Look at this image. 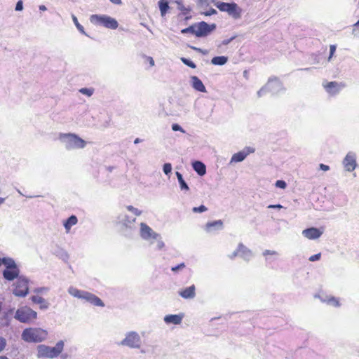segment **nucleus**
<instances>
[{
    "mask_svg": "<svg viewBox=\"0 0 359 359\" xmlns=\"http://www.w3.org/2000/svg\"><path fill=\"white\" fill-rule=\"evenodd\" d=\"M60 141L67 150L83 149L86 146V142L74 133H60Z\"/></svg>",
    "mask_w": 359,
    "mask_h": 359,
    "instance_id": "nucleus-1",
    "label": "nucleus"
},
{
    "mask_svg": "<svg viewBox=\"0 0 359 359\" xmlns=\"http://www.w3.org/2000/svg\"><path fill=\"white\" fill-rule=\"evenodd\" d=\"M65 343L62 340L58 341L53 347L45 344L38 345L36 348L37 358H57L62 352Z\"/></svg>",
    "mask_w": 359,
    "mask_h": 359,
    "instance_id": "nucleus-2",
    "label": "nucleus"
},
{
    "mask_svg": "<svg viewBox=\"0 0 359 359\" xmlns=\"http://www.w3.org/2000/svg\"><path fill=\"white\" fill-rule=\"evenodd\" d=\"M215 6L222 12H226L229 16L235 20L240 19L243 9L235 2L217 1Z\"/></svg>",
    "mask_w": 359,
    "mask_h": 359,
    "instance_id": "nucleus-3",
    "label": "nucleus"
},
{
    "mask_svg": "<svg viewBox=\"0 0 359 359\" xmlns=\"http://www.w3.org/2000/svg\"><path fill=\"white\" fill-rule=\"evenodd\" d=\"M90 22L95 26H103L107 29H116L118 23L117 20L107 15L93 14L90 16Z\"/></svg>",
    "mask_w": 359,
    "mask_h": 359,
    "instance_id": "nucleus-4",
    "label": "nucleus"
},
{
    "mask_svg": "<svg viewBox=\"0 0 359 359\" xmlns=\"http://www.w3.org/2000/svg\"><path fill=\"white\" fill-rule=\"evenodd\" d=\"M47 335L48 332L46 330L27 328L22 331V339L27 342L39 343L44 341Z\"/></svg>",
    "mask_w": 359,
    "mask_h": 359,
    "instance_id": "nucleus-5",
    "label": "nucleus"
},
{
    "mask_svg": "<svg viewBox=\"0 0 359 359\" xmlns=\"http://www.w3.org/2000/svg\"><path fill=\"white\" fill-rule=\"evenodd\" d=\"M5 261V269L2 272L3 277L8 281H13L19 278L20 269L13 258H8Z\"/></svg>",
    "mask_w": 359,
    "mask_h": 359,
    "instance_id": "nucleus-6",
    "label": "nucleus"
},
{
    "mask_svg": "<svg viewBox=\"0 0 359 359\" xmlns=\"http://www.w3.org/2000/svg\"><path fill=\"white\" fill-rule=\"evenodd\" d=\"M14 318L22 323H29L36 319L37 313L30 307L25 306L18 308L14 315Z\"/></svg>",
    "mask_w": 359,
    "mask_h": 359,
    "instance_id": "nucleus-7",
    "label": "nucleus"
},
{
    "mask_svg": "<svg viewBox=\"0 0 359 359\" xmlns=\"http://www.w3.org/2000/svg\"><path fill=\"white\" fill-rule=\"evenodd\" d=\"M28 283L29 280L26 277L21 276L18 278L13 285V294L16 297H26L29 293Z\"/></svg>",
    "mask_w": 359,
    "mask_h": 359,
    "instance_id": "nucleus-8",
    "label": "nucleus"
},
{
    "mask_svg": "<svg viewBox=\"0 0 359 359\" xmlns=\"http://www.w3.org/2000/svg\"><path fill=\"white\" fill-rule=\"evenodd\" d=\"M117 223L121 226V231L124 233L126 236L132 235L133 224L135 222V218H130L126 214H120L117 217Z\"/></svg>",
    "mask_w": 359,
    "mask_h": 359,
    "instance_id": "nucleus-9",
    "label": "nucleus"
},
{
    "mask_svg": "<svg viewBox=\"0 0 359 359\" xmlns=\"http://www.w3.org/2000/svg\"><path fill=\"white\" fill-rule=\"evenodd\" d=\"M118 345L139 348L141 345V338L137 332L131 331L126 334V337L118 343Z\"/></svg>",
    "mask_w": 359,
    "mask_h": 359,
    "instance_id": "nucleus-10",
    "label": "nucleus"
},
{
    "mask_svg": "<svg viewBox=\"0 0 359 359\" xmlns=\"http://www.w3.org/2000/svg\"><path fill=\"white\" fill-rule=\"evenodd\" d=\"M197 25V38H203L210 35L212 32H214L217 25L215 23L208 24L205 21H201L199 22H196Z\"/></svg>",
    "mask_w": 359,
    "mask_h": 359,
    "instance_id": "nucleus-11",
    "label": "nucleus"
},
{
    "mask_svg": "<svg viewBox=\"0 0 359 359\" xmlns=\"http://www.w3.org/2000/svg\"><path fill=\"white\" fill-rule=\"evenodd\" d=\"M268 92H271L273 95L278 94L285 90L282 82L277 78H270L266 84Z\"/></svg>",
    "mask_w": 359,
    "mask_h": 359,
    "instance_id": "nucleus-12",
    "label": "nucleus"
},
{
    "mask_svg": "<svg viewBox=\"0 0 359 359\" xmlns=\"http://www.w3.org/2000/svg\"><path fill=\"white\" fill-rule=\"evenodd\" d=\"M140 237L145 241L158 239V238L160 237L159 233L155 232L150 226L144 222L140 224Z\"/></svg>",
    "mask_w": 359,
    "mask_h": 359,
    "instance_id": "nucleus-13",
    "label": "nucleus"
},
{
    "mask_svg": "<svg viewBox=\"0 0 359 359\" xmlns=\"http://www.w3.org/2000/svg\"><path fill=\"white\" fill-rule=\"evenodd\" d=\"M323 86L326 92L332 96L337 95L345 87V84L337 81H330L326 83H323Z\"/></svg>",
    "mask_w": 359,
    "mask_h": 359,
    "instance_id": "nucleus-14",
    "label": "nucleus"
},
{
    "mask_svg": "<svg viewBox=\"0 0 359 359\" xmlns=\"http://www.w3.org/2000/svg\"><path fill=\"white\" fill-rule=\"evenodd\" d=\"M342 164L346 171H353L357 167L355 153L353 151L348 152L342 161Z\"/></svg>",
    "mask_w": 359,
    "mask_h": 359,
    "instance_id": "nucleus-15",
    "label": "nucleus"
},
{
    "mask_svg": "<svg viewBox=\"0 0 359 359\" xmlns=\"http://www.w3.org/2000/svg\"><path fill=\"white\" fill-rule=\"evenodd\" d=\"M13 314L15 315V308H10L4 311L0 317V326L8 327L11 325Z\"/></svg>",
    "mask_w": 359,
    "mask_h": 359,
    "instance_id": "nucleus-16",
    "label": "nucleus"
},
{
    "mask_svg": "<svg viewBox=\"0 0 359 359\" xmlns=\"http://www.w3.org/2000/svg\"><path fill=\"white\" fill-rule=\"evenodd\" d=\"M323 231L316 227H309L302 231V235L310 240H315L321 236Z\"/></svg>",
    "mask_w": 359,
    "mask_h": 359,
    "instance_id": "nucleus-17",
    "label": "nucleus"
},
{
    "mask_svg": "<svg viewBox=\"0 0 359 359\" xmlns=\"http://www.w3.org/2000/svg\"><path fill=\"white\" fill-rule=\"evenodd\" d=\"M184 318V314H169L165 316L163 320L167 325H180Z\"/></svg>",
    "mask_w": 359,
    "mask_h": 359,
    "instance_id": "nucleus-18",
    "label": "nucleus"
},
{
    "mask_svg": "<svg viewBox=\"0 0 359 359\" xmlns=\"http://www.w3.org/2000/svg\"><path fill=\"white\" fill-rule=\"evenodd\" d=\"M51 253L57 257L59 259L64 261L65 262H67L69 258L67 252L65 249L57 245L52 248Z\"/></svg>",
    "mask_w": 359,
    "mask_h": 359,
    "instance_id": "nucleus-19",
    "label": "nucleus"
},
{
    "mask_svg": "<svg viewBox=\"0 0 359 359\" xmlns=\"http://www.w3.org/2000/svg\"><path fill=\"white\" fill-rule=\"evenodd\" d=\"M179 295L184 299H194L196 297V287L192 285L179 291Z\"/></svg>",
    "mask_w": 359,
    "mask_h": 359,
    "instance_id": "nucleus-20",
    "label": "nucleus"
},
{
    "mask_svg": "<svg viewBox=\"0 0 359 359\" xmlns=\"http://www.w3.org/2000/svg\"><path fill=\"white\" fill-rule=\"evenodd\" d=\"M239 257L246 262H249L252 257V252L242 243L238 244Z\"/></svg>",
    "mask_w": 359,
    "mask_h": 359,
    "instance_id": "nucleus-21",
    "label": "nucleus"
},
{
    "mask_svg": "<svg viewBox=\"0 0 359 359\" xmlns=\"http://www.w3.org/2000/svg\"><path fill=\"white\" fill-rule=\"evenodd\" d=\"M31 301L39 305V309L41 310H46L50 306V303L43 297L39 295H33L30 297Z\"/></svg>",
    "mask_w": 359,
    "mask_h": 359,
    "instance_id": "nucleus-22",
    "label": "nucleus"
},
{
    "mask_svg": "<svg viewBox=\"0 0 359 359\" xmlns=\"http://www.w3.org/2000/svg\"><path fill=\"white\" fill-rule=\"evenodd\" d=\"M191 85L194 89L198 92H206V88L204 84L203 83L202 81L196 76H191Z\"/></svg>",
    "mask_w": 359,
    "mask_h": 359,
    "instance_id": "nucleus-23",
    "label": "nucleus"
},
{
    "mask_svg": "<svg viewBox=\"0 0 359 359\" xmlns=\"http://www.w3.org/2000/svg\"><path fill=\"white\" fill-rule=\"evenodd\" d=\"M223 222L221 219H219L208 222L205 224V231L208 232H212L214 231L222 230L223 229Z\"/></svg>",
    "mask_w": 359,
    "mask_h": 359,
    "instance_id": "nucleus-24",
    "label": "nucleus"
},
{
    "mask_svg": "<svg viewBox=\"0 0 359 359\" xmlns=\"http://www.w3.org/2000/svg\"><path fill=\"white\" fill-rule=\"evenodd\" d=\"M192 168L200 176H203L206 173L205 165L200 161H194L192 163Z\"/></svg>",
    "mask_w": 359,
    "mask_h": 359,
    "instance_id": "nucleus-25",
    "label": "nucleus"
},
{
    "mask_svg": "<svg viewBox=\"0 0 359 359\" xmlns=\"http://www.w3.org/2000/svg\"><path fill=\"white\" fill-rule=\"evenodd\" d=\"M78 222L77 217L74 215L69 216L67 219L63 222L64 227L66 232L68 233L71 229L72 226L76 224Z\"/></svg>",
    "mask_w": 359,
    "mask_h": 359,
    "instance_id": "nucleus-26",
    "label": "nucleus"
},
{
    "mask_svg": "<svg viewBox=\"0 0 359 359\" xmlns=\"http://www.w3.org/2000/svg\"><path fill=\"white\" fill-rule=\"evenodd\" d=\"M175 175L177 178L180 189L182 191H189V187L188 184L186 182V181L184 180L182 174L178 171H176Z\"/></svg>",
    "mask_w": 359,
    "mask_h": 359,
    "instance_id": "nucleus-27",
    "label": "nucleus"
},
{
    "mask_svg": "<svg viewBox=\"0 0 359 359\" xmlns=\"http://www.w3.org/2000/svg\"><path fill=\"white\" fill-rule=\"evenodd\" d=\"M248 156V153H246L245 150H243L234 154L231 159V163L235 162L238 163L243 161Z\"/></svg>",
    "mask_w": 359,
    "mask_h": 359,
    "instance_id": "nucleus-28",
    "label": "nucleus"
},
{
    "mask_svg": "<svg viewBox=\"0 0 359 359\" xmlns=\"http://www.w3.org/2000/svg\"><path fill=\"white\" fill-rule=\"evenodd\" d=\"M158 4L159 10L161 12V15L162 17H164L170 8L168 1V0H159Z\"/></svg>",
    "mask_w": 359,
    "mask_h": 359,
    "instance_id": "nucleus-29",
    "label": "nucleus"
},
{
    "mask_svg": "<svg viewBox=\"0 0 359 359\" xmlns=\"http://www.w3.org/2000/svg\"><path fill=\"white\" fill-rule=\"evenodd\" d=\"M228 62V57L222 55V56H215L211 60V63L214 65L222 66L224 65Z\"/></svg>",
    "mask_w": 359,
    "mask_h": 359,
    "instance_id": "nucleus-30",
    "label": "nucleus"
},
{
    "mask_svg": "<svg viewBox=\"0 0 359 359\" xmlns=\"http://www.w3.org/2000/svg\"><path fill=\"white\" fill-rule=\"evenodd\" d=\"M68 292L74 297L82 299L85 291L79 290L77 288L71 286L68 288Z\"/></svg>",
    "mask_w": 359,
    "mask_h": 359,
    "instance_id": "nucleus-31",
    "label": "nucleus"
},
{
    "mask_svg": "<svg viewBox=\"0 0 359 359\" xmlns=\"http://www.w3.org/2000/svg\"><path fill=\"white\" fill-rule=\"evenodd\" d=\"M196 32H197L196 23H194V24L189 26L188 27L182 29L181 30V33L183 34H191L195 35L196 36V34H197Z\"/></svg>",
    "mask_w": 359,
    "mask_h": 359,
    "instance_id": "nucleus-32",
    "label": "nucleus"
},
{
    "mask_svg": "<svg viewBox=\"0 0 359 359\" xmlns=\"http://www.w3.org/2000/svg\"><path fill=\"white\" fill-rule=\"evenodd\" d=\"M175 3L177 5V9L180 10L183 15H186L191 11L190 6L185 7L181 0H175Z\"/></svg>",
    "mask_w": 359,
    "mask_h": 359,
    "instance_id": "nucleus-33",
    "label": "nucleus"
},
{
    "mask_svg": "<svg viewBox=\"0 0 359 359\" xmlns=\"http://www.w3.org/2000/svg\"><path fill=\"white\" fill-rule=\"evenodd\" d=\"M72 20H73L75 26L76 27L77 29L82 34H84L85 36H88V35L85 32L83 27L79 22L77 18L74 14L72 15Z\"/></svg>",
    "mask_w": 359,
    "mask_h": 359,
    "instance_id": "nucleus-34",
    "label": "nucleus"
},
{
    "mask_svg": "<svg viewBox=\"0 0 359 359\" xmlns=\"http://www.w3.org/2000/svg\"><path fill=\"white\" fill-rule=\"evenodd\" d=\"M180 60L184 65L189 67L190 68L195 69L196 67V64L189 58L182 57Z\"/></svg>",
    "mask_w": 359,
    "mask_h": 359,
    "instance_id": "nucleus-35",
    "label": "nucleus"
},
{
    "mask_svg": "<svg viewBox=\"0 0 359 359\" xmlns=\"http://www.w3.org/2000/svg\"><path fill=\"white\" fill-rule=\"evenodd\" d=\"M90 304L96 306H104L103 301L96 295H95L93 300H92Z\"/></svg>",
    "mask_w": 359,
    "mask_h": 359,
    "instance_id": "nucleus-36",
    "label": "nucleus"
},
{
    "mask_svg": "<svg viewBox=\"0 0 359 359\" xmlns=\"http://www.w3.org/2000/svg\"><path fill=\"white\" fill-rule=\"evenodd\" d=\"M172 168L170 163H165L163 165V172L165 175H169L172 172Z\"/></svg>",
    "mask_w": 359,
    "mask_h": 359,
    "instance_id": "nucleus-37",
    "label": "nucleus"
},
{
    "mask_svg": "<svg viewBox=\"0 0 359 359\" xmlns=\"http://www.w3.org/2000/svg\"><path fill=\"white\" fill-rule=\"evenodd\" d=\"M79 92L83 95L90 97L93 94L94 90L91 88H82L79 90Z\"/></svg>",
    "mask_w": 359,
    "mask_h": 359,
    "instance_id": "nucleus-38",
    "label": "nucleus"
},
{
    "mask_svg": "<svg viewBox=\"0 0 359 359\" xmlns=\"http://www.w3.org/2000/svg\"><path fill=\"white\" fill-rule=\"evenodd\" d=\"M94 297V294L85 291L82 299H85L88 302L91 303L92 300H93Z\"/></svg>",
    "mask_w": 359,
    "mask_h": 359,
    "instance_id": "nucleus-39",
    "label": "nucleus"
},
{
    "mask_svg": "<svg viewBox=\"0 0 359 359\" xmlns=\"http://www.w3.org/2000/svg\"><path fill=\"white\" fill-rule=\"evenodd\" d=\"M185 267V264L184 262H182L175 266L171 267V271L174 273H178L179 271L183 270Z\"/></svg>",
    "mask_w": 359,
    "mask_h": 359,
    "instance_id": "nucleus-40",
    "label": "nucleus"
},
{
    "mask_svg": "<svg viewBox=\"0 0 359 359\" xmlns=\"http://www.w3.org/2000/svg\"><path fill=\"white\" fill-rule=\"evenodd\" d=\"M127 210L131 212H133L136 216H140L142 214V211L138 210L137 208L133 207V205H128L126 207Z\"/></svg>",
    "mask_w": 359,
    "mask_h": 359,
    "instance_id": "nucleus-41",
    "label": "nucleus"
},
{
    "mask_svg": "<svg viewBox=\"0 0 359 359\" xmlns=\"http://www.w3.org/2000/svg\"><path fill=\"white\" fill-rule=\"evenodd\" d=\"M208 208L204 205H201L198 207H194L192 211L195 213H201L205 212Z\"/></svg>",
    "mask_w": 359,
    "mask_h": 359,
    "instance_id": "nucleus-42",
    "label": "nucleus"
},
{
    "mask_svg": "<svg viewBox=\"0 0 359 359\" xmlns=\"http://www.w3.org/2000/svg\"><path fill=\"white\" fill-rule=\"evenodd\" d=\"M48 290H49L48 287H40L35 288L34 290V292H35L36 294H45V293L48 292Z\"/></svg>",
    "mask_w": 359,
    "mask_h": 359,
    "instance_id": "nucleus-43",
    "label": "nucleus"
},
{
    "mask_svg": "<svg viewBox=\"0 0 359 359\" xmlns=\"http://www.w3.org/2000/svg\"><path fill=\"white\" fill-rule=\"evenodd\" d=\"M171 127L173 131H180L183 133H186V131L182 128V127L178 123H172Z\"/></svg>",
    "mask_w": 359,
    "mask_h": 359,
    "instance_id": "nucleus-44",
    "label": "nucleus"
},
{
    "mask_svg": "<svg viewBox=\"0 0 359 359\" xmlns=\"http://www.w3.org/2000/svg\"><path fill=\"white\" fill-rule=\"evenodd\" d=\"M156 240L157 241L156 250H162L165 247V243L163 241L161 236H160V237Z\"/></svg>",
    "mask_w": 359,
    "mask_h": 359,
    "instance_id": "nucleus-45",
    "label": "nucleus"
},
{
    "mask_svg": "<svg viewBox=\"0 0 359 359\" xmlns=\"http://www.w3.org/2000/svg\"><path fill=\"white\" fill-rule=\"evenodd\" d=\"M276 187L280 189H285L287 187V183L284 180H277L275 184Z\"/></svg>",
    "mask_w": 359,
    "mask_h": 359,
    "instance_id": "nucleus-46",
    "label": "nucleus"
},
{
    "mask_svg": "<svg viewBox=\"0 0 359 359\" xmlns=\"http://www.w3.org/2000/svg\"><path fill=\"white\" fill-rule=\"evenodd\" d=\"M217 13V11L215 9L211 8L210 10L207 11L202 12L201 14L204 15L205 16H211L212 15H215Z\"/></svg>",
    "mask_w": 359,
    "mask_h": 359,
    "instance_id": "nucleus-47",
    "label": "nucleus"
},
{
    "mask_svg": "<svg viewBox=\"0 0 359 359\" xmlns=\"http://www.w3.org/2000/svg\"><path fill=\"white\" fill-rule=\"evenodd\" d=\"M327 303L329 304H330V305L334 306H339V301L336 298H334L333 297L328 299Z\"/></svg>",
    "mask_w": 359,
    "mask_h": 359,
    "instance_id": "nucleus-48",
    "label": "nucleus"
},
{
    "mask_svg": "<svg viewBox=\"0 0 359 359\" xmlns=\"http://www.w3.org/2000/svg\"><path fill=\"white\" fill-rule=\"evenodd\" d=\"M6 346V340L3 337L0 336V352H1Z\"/></svg>",
    "mask_w": 359,
    "mask_h": 359,
    "instance_id": "nucleus-49",
    "label": "nucleus"
},
{
    "mask_svg": "<svg viewBox=\"0 0 359 359\" xmlns=\"http://www.w3.org/2000/svg\"><path fill=\"white\" fill-rule=\"evenodd\" d=\"M321 257V253H317V254H315L312 256H311L309 258V260L310 262H316V261H318L320 259Z\"/></svg>",
    "mask_w": 359,
    "mask_h": 359,
    "instance_id": "nucleus-50",
    "label": "nucleus"
},
{
    "mask_svg": "<svg viewBox=\"0 0 359 359\" xmlns=\"http://www.w3.org/2000/svg\"><path fill=\"white\" fill-rule=\"evenodd\" d=\"M262 254H263L264 256H266V255H278V252H276L275 250H265L263 252Z\"/></svg>",
    "mask_w": 359,
    "mask_h": 359,
    "instance_id": "nucleus-51",
    "label": "nucleus"
},
{
    "mask_svg": "<svg viewBox=\"0 0 359 359\" xmlns=\"http://www.w3.org/2000/svg\"><path fill=\"white\" fill-rule=\"evenodd\" d=\"M337 46L336 45H330V56L328 57V60L330 61L331 57L333 56L336 51Z\"/></svg>",
    "mask_w": 359,
    "mask_h": 359,
    "instance_id": "nucleus-52",
    "label": "nucleus"
},
{
    "mask_svg": "<svg viewBox=\"0 0 359 359\" xmlns=\"http://www.w3.org/2000/svg\"><path fill=\"white\" fill-rule=\"evenodd\" d=\"M15 11H21L23 10V2L22 0H19L15 5Z\"/></svg>",
    "mask_w": 359,
    "mask_h": 359,
    "instance_id": "nucleus-53",
    "label": "nucleus"
},
{
    "mask_svg": "<svg viewBox=\"0 0 359 359\" xmlns=\"http://www.w3.org/2000/svg\"><path fill=\"white\" fill-rule=\"evenodd\" d=\"M268 90H267V88H266V85L262 87L261 89H259L258 91H257V96L259 97H262V95H264V94H266V93H267Z\"/></svg>",
    "mask_w": 359,
    "mask_h": 359,
    "instance_id": "nucleus-54",
    "label": "nucleus"
},
{
    "mask_svg": "<svg viewBox=\"0 0 359 359\" xmlns=\"http://www.w3.org/2000/svg\"><path fill=\"white\" fill-rule=\"evenodd\" d=\"M236 38V35H234L233 36H231V38L229 39H224L222 41V45L223 46H226L228 44H229L233 40H234Z\"/></svg>",
    "mask_w": 359,
    "mask_h": 359,
    "instance_id": "nucleus-55",
    "label": "nucleus"
},
{
    "mask_svg": "<svg viewBox=\"0 0 359 359\" xmlns=\"http://www.w3.org/2000/svg\"><path fill=\"white\" fill-rule=\"evenodd\" d=\"M190 48L200 53H202L203 55H206L208 53V50H203L200 48H197V47H194V46H190Z\"/></svg>",
    "mask_w": 359,
    "mask_h": 359,
    "instance_id": "nucleus-56",
    "label": "nucleus"
},
{
    "mask_svg": "<svg viewBox=\"0 0 359 359\" xmlns=\"http://www.w3.org/2000/svg\"><path fill=\"white\" fill-rule=\"evenodd\" d=\"M237 256H239L238 246L237 247V249L235 251H233L231 255H229L228 257L231 259H233Z\"/></svg>",
    "mask_w": 359,
    "mask_h": 359,
    "instance_id": "nucleus-57",
    "label": "nucleus"
},
{
    "mask_svg": "<svg viewBox=\"0 0 359 359\" xmlns=\"http://www.w3.org/2000/svg\"><path fill=\"white\" fill-rule=\"evenodd\" d=\"M269 209H281L283 208V206L280 204H275V205H269L267 207Z\"/></svg>",
    "mask_w": 359,
    "mask_h": 359,
    "instance_id": "nucleus-58",
    "label": "nucleus"
},
{
    "mask_svg": "<svg viewBox=\"0 0 359 359\" xmlns=\"http://www.w3.org/2000/svg\"><path fill=\"white\" fill-rule=\"evenodd\" d=\"M320 166V169L323 170V171H327L330 170V167L325 164H323V163H320L319 165Z\"/></svg>",
    "mask_w": 359,
    "mask_h": 359,
    "instance_id": "nucleus-59",
    "label": "nucleus"
},
{
    "mask_svg": "<svg viewBox=\"0 0 359 359\" xmlns=\"http://www.w3.org/2000/svg\"><path fill=\"white\" fill-rule=\"evenodd\" d=\"M244 150L248 153V155L255 151V149L250 147H245Z\"/></svg>",
    "mask_w": 359,
    "mask_h": 359,
    "instance_id": "nucleus-60",
    "label": "nucleus"
},
{
    "mask_svg": "<svg viewBox=\"0 0 359 359\" xmlns=\"http://www.w3.org/2000/svg\"><path fill=\"white\" fill-rule=\"evenodd\" d=\"M199 1L201 3V4H204V3H206L207 4H208V1H211L214 4L215 3H216L217 1L215 0H199Z\"/></svg>",
    "mask_w": 359,
    "mask_h": 359,
    "instance_id": "nucleus-61",
    "label": "nucleus"
},
{
    "mask_svg": "<svg viewBox=\"0 0 359 359\" xmlns=\"http://www.w3.org/2000/svg\"><path fill=\"white\" fill-rule=\"evenodd\" d=\"M111 3L114 4H116V5H120L121 4L122 1L121 0H109Z\"/></svg>",
    "mask_w": 359,
    "mask_h": 359,
    "instance_id": "nucleus-62",
    "label": "nucleus"
},
{
    "mask_svg": "<svg viewBox=\"0 0 359 359\" xmlns=\"http://www.w3.org/2000/svg\"><path fill=\"white\" fill-rule=\"evenodd\" d=\"M9 257H3V258H1L0 257V266L1 265H5V261L6 259H8Z\"/></svg>",
    "mask_w": 359,
    "mask_h": 359,
    "instance_id": "nucleus-63",
    "label": "nucleus"
},
{
    "mask_svg": "<svg viewBox=\"0 0 359 359\" xmlns=\"http://www.w3.org/2000/svg\"><path fill=\"white\" fill-rule=\"evenodd\" d=\"M313 69V68H311V67H306V68H302V69H299V70H301V71H306V72H310Z\"/></svg>",
    "mask_w": 359,
    "mask_h": 359,
    "instance_id": "nucleus-64",
    "label": "nucleus"
}]
</instances>
